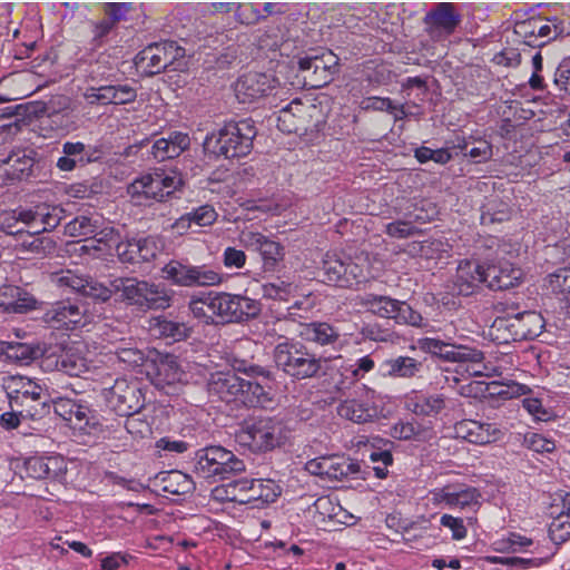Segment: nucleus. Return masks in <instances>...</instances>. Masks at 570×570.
<instances>
[{"label":"nucleus","mask_w":570,"mask_h":570,"mask_svg":"<svg viewBox=\"0 0 570 570\" xmlns=\"http://www.w3.org/2000/svg\"><path fill=\"white\" fill-rule=\"evenodd\" d=\"M484 267L474 261H461L453 281V292L468 296L484 281Z\"/></svg>","instance_id":"obj_32"},{"label":"nucleus","mask_w":570,"mask_h":570,"mask_svg":"<svg viewBox=\"0 0 570 570\" xmlns=\"http://www.w3.org/2000/svg\"><path fill=\"white\" fill-rule=\"evenodd\" d=\"M186 55V49L176 46L173 41L151 43L142 49L135 58V65L147 75H156L173 66L175 70L181 69L180 59Z\"/></svg>","instance_id":"obj_13"},{"label":"nucleus","mask_w":570,"mask_h":570,"mask_svg":"<svg viewBox=\"0 0 570 570\" xmlns=\"http://www.w3.org/2000/svg\"><path fill=\"white\" fill-rule=\"evenodd\" d=\"M227 41L228 36L224 32H208L207 30L199 31L197 35V49H212L213 51H217V53L206 52V56H213L215 59H217V62L220 66H224L225 63H229L230 60L235 57L232 53H223V51L219 50V48L223 47ZM222 50H224V48Z\"/></svg>","instance_id":"obj_40"},{"label":"nucleus","mask_w":570,"mask_h":570,"mask_svg":"<svg viewBox=\"0 0 570 570\" xmlns=\"http://www.w3.org/2000/svg\"><path fill=\"white\" fill-rule=\"evenodd\" d=\"M546 287L560 301L570 306V267H563L549 274Z\"/></svg>","instance_id":"obj_44"},{"label":"nucleus","mask_w":570,"mask_h":570,"mask_svg":"<svg viewBox=\"0 0 570 570\" xmlns=\"http://www.w3.org/2000/svg\"><path fill=\"white\" fill-rule=\"evenodd\" d=\"M213 292L193 295L189 301V311L193 316L206 324L215 322Z\"/></svg>","instance_id":"obj_45"},{"label":"nucleus","mask_w":570,"mask_h":570,"mask_svg":"<svg viewBox=\"0 0 570 570\" xmlns=\"http://www.w3.org/2000/svg\"><path fill=\"white\" fill-rule=\"evenodd\" d=\"M55 412L69 422L75 430L91 434L97 430L98 421L94 412L82 403L67 396H52L50 399Z\"/></svg>","instance_id":"obj_20"},{"label":"nucleus","mask_w":570,"mask_h":570,"mask_svg":"<svg viewBox=\"0 0 570 570\" xmlns=\"http://www.w3.org/2000/svg\"><path fill=\"white\" fill-rule=\"evenodd\" d=\"M501 269L500 276H493L490 283L491 289L499 291L513 287L522 277V271L509 261L501 262Z\"/></svg>","instance_id":"obj_52"},{"label":"nucleus","mask_w":570,"mask_h":570,"mask_svg":"<svg viewBox=\"0 0 570 570\" xmlns=\"http://www.w3.org/2000/svg\"><path fill=\"white\" fill-rule=\"evenodd\" d=\"M430 430L415 421H399L391 428V436L397 440L425 441Z\"/></svg>","instance_id":"obj_48"},{"label":"nucleus","mask_w":570,"mask_h":570,"mask_svg":"<svg viewBox=\"0 0 570 570\" xmlns=\"http://www.w3.org/2000/svg\"><path fill=\"white\" fill-rule=\"evenodd\" d=\"M274 361L277 367L296 379L312 377L321 370V358L309 354L301 343L288 340L276 345Z\"/></svg>","instance_id":"obj_9"},{"label":"nucleus","mask_w":570,"mask_h":570,"mask_svg":"<svg viewBox=\"0 0 570 570\" xmlns=\"http://www.w3.org/2000/svg\"><path fill=\"white\" fill-rule=\"evenodd\" d=\"M323 282L340 287H353L379 276V268L367 255L354 258L336 253H326L323 259Z\"/></svg>","instance_id":"obj_4"},{"label":"nucleus","mask_w":570,"mask_h":570,"mask_svg":"<svg viewBox=\"0 0 570 570\" xmlns=\"http://www.w3.org/2000/svg\"><path fill=\"white\" fill-rule=\"evenodd\" d=\"M522 405L525 411L538 422H548L553 417V413L550 409L546 407L542 400L528 395L522 400Z\"/></svg>","instance_id":"obj_59"},{"label":"nucleus","mask_w":570,"mask_h":570,"mask_svg":"<svg viewBox=\"0 0 570 570\" xmlns=\"http://www.w3.org/2000/svg\"><path fill=\"white\" fill-rule=\"evenodd\" d=\"M7 165L9 166L8 173L12 179H23L31 174L33 159L26 155L22 157L10 156Z\"/></svg>","instance_id":"obj_60"},{"label":"nucleus","mask_w":570,"mask_h":570,"mask_svg":"<svg viewBox=\"0 0 570 570\" xmlns=\"http://www.w3.org/2000/svg\"><path fill=\"white\" fill-rule=\"evenodd\" d=\"M96 150L81 141H66L62 144V156L57 159L56 166L61 171H72L77 167L98 159Z\"/></svg>","instance_id":"obj_31"},{"label":"nucleus","mask_w":570,"mask_h":570,"mask_svg":"<svg viewBox=\"0 0 570 570\" xmlns=\"http://www.w3.org/2000/svg\"><path fill=\"white\" fill-rule=\"evenodd\" d=\"M481 493L472 487L451 485L452 509L476 510L481 505Z\"/></svg>","instance_id":"obj_43"},{"label":"nucleus","mask_w":570,"mask_h":570,"mask_svg":"<svg viewBox=\"0 0 570 570\" xmlns=\"http://www.w3.org/2000/svg\"><path fill=\"white\" fill-rule=\"evenodd\" d=\"M422 368V363L410 356H397L384 360L379 366L383 377L411 379Z\"/></svg>","instance_id":"obj_35"},{"label":"nucleus","mask_w":570,"mask_h":570,"mask_svg":"<svg viewBox=\"0 0 570 570\" xmlns=\"http://www.w3.org/2000/svg\"><path fill=\"white\" fill-rule=\"evenodd\" d=\"M4 353L10 360L17 361L21 364H28L39 356L43 357L46 351L42 352L39 347H32L24 343H10Z\"/></svg>","instance_id":"obj_54"},{"label":"nucleus","mask_w":570,"mask_h":570,"mask_svg":"<svg viewBox=\"0 0 570 570\" xmlns=\"http://www.w3.org/2000/svg\"><path fill=\"white\" fill-rule=\"evenodd\" d=\"M305 43L298 39L297 29L283 30L279 27L269 28L258 40V47L262 50L278 51L282 57H296L295 52Z\"/></svg>","instance_id":"obj_26"},{"label":"nucleus","mask_w":570,"mask_h":570,"mask_svg":"<svg viewBox=\"0 0 570 570\" xmlns=\"http://www.w3.org/2000/svg\"><path fill=\"white\" fill-rule=\"evenodd\" d=\"M298 333L304 341L322 347L330 346L336 353L347 343L345 335L327 322L302 324Z\"/></svg>","instance_id":"obj_25"},{"label":"nucleus","mask_w":570,"mask_h":570,"mask_svg":"<svg viewBox=\"0 0 570 570\" xmlns=\"http://www.w3.org/2000/svg\"><path fill=\"white\" fill-rule=\"evenodd\" d=\"M28 215L26 214V208L18 207L16 209L3 212L0 215V228L2 232L9 235L22 234L24 229L18 227L19 224H22L27 227Z\"/></svg>","instance_id":"obj_53"},{"label":"nucleus","mask_w":570,"mask_h":570,"mask_svg":"<svg viewBox=\"0 0 570 570\" xmlns=\"http://www.w3.org/2000/svg\"><path fill=\"white\" fill-rule=\"evenodd\" d=\"M109 353L112 354L119 363L128 367L144 365L146 362L145 354L139 348L134 347L130 342H122L116 345Z\"/></svg>","instance_id":"obj_51"},{"label":"nucleus","mask_w":570,"mask_h":570,"mask_svg":"<svg viewBox=\"0 0 570 570\" xmlns=\"http://www.w3.org/2000/svg\"><path fill=\"white\" fill-rule=\"evenodd\" d=\"M244 382L245 379L233 371H220L210 374L208 390L227 403H242Z\"/></svg>","instance_id":"obj_29"},{"label":"nucleus","mask_w":570,"mask_h":570,"mask_svg":"<svg viewBox=\"0 0 570 570\" xmlns=\"http://www.w3.org/2000/svg\"><path fill=\"white\" fill-rule=\"evenodd\" d=\"M136 237L127 238L126 240H121V236L119 235V239L114 244L112 249L115 248L117 255L120 261L124 263H137L140 259V253L136 249V246H132Z\"/></svg>","instance_id":"obj_62"},{"label":"nucleus","mask_w":570,"mask_h":570,"mask_svg":"<svg viewBox=\"0 0 570 570\" xmlns=\"http://www.w3.org/2000/svg\"><path fill=\"white\" fill-rule=\"evenodd\" d=\"M263 296L271 299L287 301L296 291V286L284 279L264 284L262 286Z\"/></svg>","instance_id":"obj_57"},{"label":"nucleus","mask_w":570,"mask_h":570,"mask_svg":"<svg viewBox=\"0 0 570 570\" xmlns=\"http://www.w3.org/2000/svg\"><path fill=\"white\" fill-rule=\"evenodd\" d=\"M357 397L347 399L337 405V414L354 423H366L379 415L376 392L366 385L357 386Z\"/></svg>","instance_id":"obj_18"},{"label":"nucleus","mask_w":570,"mask_h":570,"mask_svg":"<svg viewBox=\"0 0 570 570\" xmlns=\"http://www.w3.org/2000/svg\"><path fill=\"white\" fill-rule=\"evenodd\" d=\"M456 432L463 439L475 444H488L500 440L503 431L491 423L464 421L456 426Z\"/></svg>","instance_id":"obj_34"},{"label":"nucleus","mask_w":570,"mask_h":570,"mask_svg":"<svg viewBox=\"0 0 570 570\" xmlns=\"http://www.w3.org/2000/svg\"><path fill=\"white\" fill-rule=\"evenodd\" d=\"M83 345L75 343L59 351L47 350L42 366L46 370H57L70 376H80L89 370V361L82 355Z\"/></svg>","instance_id":"obj_19"},{"label":"nucleus","mask_w":570,"mask_h":570,"mask_svg":"<svg viewBox=\"0 0 570 570\" xmlns=\"http://www.w3.org/2000/svg\"><path fill=\"white\" fill-rule=\"evenodd\" d=\"M65 234L83 238L86 244L78 250L94 256L109 254L119 239V232L99 214L77 216L66 225Z\"/></svg>","instance_id":"obj_2"},{"label":"nucleus","mask_w":570,"mask_h":570,"mask_svg":"<svg viewBox=\"0 0 570 570\" xmlns=\"http://www.w3.org/2000/svg\"><path fill=\"white\" fill-rule=\"evenodd\" d=\"M544 327L542 315L534 311L518 313L512 316L499 317L493 322L494 331H507L508 335L502 336L503 341L533 340L539 336Z\"/></svg>","instance_id":"obj_15"},{"label":"nucleus","mask_w":570,"mask_h":570,"mask_svg":"<svg viewBox=\"0 0 570 570\" xmlns=\"http://www.w3.org/2000/svg\"><path fill=\"white\" fill-rule=\"evenodd\" d=\"M451 245L443 238H434L422 243H413L410 246L411 254H419L426 261H442L450 257Z\"/></svg>","instance_id":"obj_41"},{"label":"nucleus","mask_w":570,"mask_h":570,"mask_svg":"<svg viewBox=\"0 0 570 570\" xmlns=\"http://www.w3.org/2000/svg\"><path fill=\"white\" fill-rule=\"evenodd\" d=\"M37 301L26 291L4 286L0 291V306L7 312L26 313L36 307Z\"/></svg>","instance_id":"obj_37"},{"label":"nucleus","mask_w":570,"mask_h":570,"mask_svg":"<svg viewBox=\"0 0 570 570\" xmlns=\"http://www.w3.org/2000/svg\"><path fill=\"white\" fill-rule=\"evenodd\" d=\"M213 297L215 318L218 317L224 322H237L236 294L213 292Z\"/></svg>","instance_id":"obj_49"},{"label":"nucleus","mask_w":570,"mask_h":570,"mask_svg":"<svg viewBox=\"0 0 570 570\" xmlns=\"http://www.w3.org/2000/svg\"><path fill=\"white\" fill-rule=\"evenodd\" d=\"M281 494V487L271 479H257L255 493L248 500H261L263 503L274 502Z\"/></svg>","instance_id":"obj_56"},{"label":"nucleus","mask_w":570,"mask_h":570,"mask_svg":"<svg viewBox=\"0 0 570 570\" xmlns=\"http://www.w3.org/2000/svg\"><path fill=\"white\" fill-rule=\"evenodd\" d=\"M338 58L332 51L311 50L304 57H298V71L302 73V81H291V85L320 88L328 83L336 71Z\"/></svg>","instance_id":"obj_12"},{"label":"nucleus","mask_w":570,"mask_h":570,"mask_svg":"<svg viewBox=\"0 0 570 570\" xmlns=\"http://www.w3.org/2000/svg\"><path fill=\"white\" fill-rule=\"evenodd\" d=\"M305 470L323 480L337 481L355 473L356 469L353 463L338 454L321 455L306 462Z\"/></svg>","instance_id":"obj_24"},{"label":"nucleus","mask_w":570,"mask_h":570,"mask_svg":"<svg viewBox=\"0 0 570 570\" xmlns=\"http://www.w3.org/2000/svg\"><path fill=\"white\" fill-rule=\"evenodd\" d=\"M149 328L154 336L166 340L168 343L185 340L190 332L183 322H175L165 317H154L150 321Z\"/></svg>","instance_id":"obj_39"},{"label":"nucleus","mask_w":570,"mask_h":570,"mask_svg":"<svg viewBox=\"0 0 570 570\" xmlns=\"http://www.w3.org/2000/svg\"><path fill=\"white\" fill-rule=\"evenodd\" d=\"M289 431L283 421L257 417L246 421L236 433V442L254 453H265L284 445Z\"/></svg>","instance_id":"obj_5"},{"label":"nucleus","mask_w":570,"mask_h":570,"mask_svg":"<svg viewBox=\"0 0 570 570\" xmlns=\"http://www.w3.org/2000/svg\"><path fill=\"white\" fill-rule=\"evenodd\" d=\"M45 321L55 328L75 330L85 327L90 316L83 306L70 301L55 303L45 314Z\"/></svg>","instance_id":"obj_22"},{"label":"nucleus","mask_w":570,"mask_h":570,"mask_svg":"<svg viewBox=\"0 0 570 570\" xmlns=\"http://www.w3.org/2000/svg\"><path fill=\"white\" fill-rule=\"evenodd\" d=\"M151 376L153 384L170 394L176 390V384L187 381L186 373L174 355H158L154 360L153 371L147 372Z\"/></svg>","instance_id":"obj_23"},{"label":"nucleus","mask_w":570,"mask_h":570,"mask_svg":"<svg viewBox=\"0 0 570 570\" xmlns=\"http://www.w3.org/2000/svg\"><path fill=\"white\" fill-rule=\"evenodd\" d=\"M23 472L31 479H47L45 456H31L23 462Z\"/></svg>","instance_id":"obj_64"},{"label":"nucleus","mask_w":570,"mask_h":570,"mask_svg":"<svg viewBox=\"0 0 570 570\" xmlns=\"http://www.w3.org/2000/svg\"><path fill=\"white\" fill-rule=\"evenodd\" d=\"M165 490L174 494H186L194 490L193 480L180 471H170L166 479Z\"/></svg>","instance_id":"obj_58"},{"label":"nucleus","mask_w":570,"mask_h":570,"mask_svg":"<svg viewBox=\"0 0 570 570\" xmlns=\"http://www.w3.org/2000/svg\"><path fill=\"white\" fill-rule=\"evenodd\" d=\"M479 356L475 361H466L465 371L470 376L475 377H493L501 374L499 366L490 361H484V355L481 351L476 350Z\"/></svg>","instance_id":"obj_55"},{"label":"nucleus","mask_w":570,"mask_h":570,"mask_svg":"<svg viewBox=\"0 0 570 570\" xmlns=\"http://www.w3.org/2000/svg\"><path fill=\"white\" fill-rule=\"evenodd\" d=\"M190 139L187 134L173 132L168 138H159L151 146V154L158 161L179 156L189 147Z\"/></svg>","instance_id":"obj_36"},{"label":"nucleus","mask_w":570,"mask_h":570,"mask_svg":"<svg viewBox=\"0 0 570 570\" xmlns=\"http://www.w3.org/2000/svg\"><path fill=\"white\" fill-rule=\"evenodd\" d=\"M238 243L247 250L259 253L265 272L275 271L277 264L283 259L282 246L252 227L243 228L239 232Z\"/></svg>","instance_id":"obj_17"},{"label":"nucleus","mask_w":570,"mask_h":570,"mask_svg":"<svg viewBox=\"0 0 570 570\" xmlns=\"http://www.w3.org/2000/svg\"><path fill=\"white\" fill-rule=\"evenodd\" d=\"M2 386L10 407L26 411V416L35 415L33 404L45 405L50 399L47 389L27 376L11 375L3 377Z\"/></svg>","instance_id":"obj_11"},{"label":"nucleus","mask_w":570,"mask_h":570,"mask_svg":"<svg viewBox=\"0 0 570 570\" xmlns=\"http://www.w3.org/2000/svg\"><path fill=\"white\" fill-rule=\"evenodd\" d=\"M288 92L286 83L272 72H248L238 78L235 85V96L240 104H252L267 99L276 106L277 100H284Z\"/></svg>","instance_id":"obj_6"},{"label":"nucleus","mask_w":570,"mask_h":570,"mask_svg":"<svg viewBox=\"0 0 570 570\" xmlns=\"http://www.w3.org/2000/svg\"><path fill=\"white\" fill-rule=\"evenodd\" d=\"M416 347L444 362L458 363L461 366L465 365L466 361H475L479 356L476 348L456 344L451 338L422 337L416 341Z\"/></svg>","instance_id":"obj_21"},{"label":"nucleus","mask_w":570,"mask_h":570,"mask_svg":"<svg viewBox=\"0 0 570 570\" xmlns=\"http://www.w3.org/2000/svg\"><path fill=\"white\" fill-rule=\"evenodd\" d=\"M52 282L59 287L70 288L102 302L107 301L112 293H121L125 301L142 311L169 307L173 294L163 284L148 283L137 278H115L107 286L105 283L83 277L70 269L53 274Z\"/></svg>","instance_id":"obj_1"},{"label":"nucleus","mask_w":570,"mask_h":570,"mask_svg":"<svg viewBox=\"0 0 570 570\" xmlns=\"http://www.w3.org/2000/svg\"><path fill=\"white\" fill-rule=\"evenodd\" d=\"M356 305L366 311L383 317L394 320L397 324L425 327L423 317L414 311L406 302L384 295L364 294L356 296Z\"/></svg>","instance_id":"obj_10"},{"label":"nucleus","mask_w":570,"mask_h":570,"mask_svg":"<svg viewBox=\"0 0 570 570\" xmlns=\"http://www.w3.org/2000/svg\"><path fill=\"white\" fill-rule=\"evenodd\" d=\"M327 360L340 361L343 375L352 381H358L375 367V362L370 355L357 358L352 364H345L341 355H331Z\"/></svg>","instance_id":"obj_47"},{"label":"nucleus","mask_w":570,"mask_h":570,"mask_svg":"<svg viewBox=\"0 0 570 570\" xmlns=\"http://www.w3.org/2000/svg\"><path fill=\"white\" fill-rule=\"evenodd\" d=\"M272 402L271 393L261 383L245 379L242 404L267 407Z\"/></svg>","instance_id":"obj_46"},{"label":"nucleus","mask_w":570,"mask_h":570,"mask_svg":"<svg viewBox=\"0 0 570 570\" xmlns=\"http://www.w3.org/2000/svg\"><path fill=\"white\" fill-rule=\"evenodd\" d=\"M460 21L461 17L451 2H439L435 9L425 17L428 32L435 40L450 36Z\"/></svg>","instance_id":"obj_27"},{"label":"nucleus","mask_w":570,"mask_h":570,"mask_svg":"<svg viewBox=\"0 0 570 570\" xmlns=\"http://www.w3.org/2000/svg\"><path fill=\"white\" fill-rule=\"evenodd\" d=\"M314 508L323 518L335 519L345 524L354 523V517L347 513L341 505H334L328 497H321L314 502Z\"/></svg>","instance_id":"obj_50"},{"label":"nucleus","mask_w":570,"mask_h":570,"mask_svg":"<svg viewBox=\"0 0 570 570\" xmlns=\"http://www.w3.org/2000/svg\"><path fill=\"white\" fill-rule=\"evenodd\" d=\"M237 322L257 316L261 312V303L257 299L236 294Z\"/></svg>","instance_id":"obj_61"},{"label":"nucleus","mask_w":570,"mask_h":570,"mask_svg":"<svg viewBox=\"0 0 570 570\" xmlns=\"http://www.w3.org/2000/svg\"><path fill=\"white\" fill-rule=\"evenodd\" d=\"M257 131L252 119L229 121L216 132L206 136L204 150L225 158L244 157L253 147V139Z\"/></svg>","instance_id":"obj_3"},{"label":"nucleus","mask_w":570,"mask_h":570,"mask_svg":"<svg viewBox=\"0 0 570 570\" xmlns=\"http://www.w3.org/2000/svg\"><path fill=\"white\" fill-rule=\"evenodd\" d=\"M450 401L440 393H412L405 399V407L415 415L436 416L449 409Z\"/></svg>","instance_id":"obj_33"},{"label":"nucleus","mask_w":570,"mask_h":570,"mask_svg":"<svg viewBox=\"0 0 570 570\" xmlns=\"http://www.w3.org/2000/svg\"><path fill=\"white\" fill-rule=\"evenodd\" d=\"M108 406L119 415L128 416L144 407V396L136 383L126 379H117L112 386L104 390Z\"/></svg>","instance_id":"obj_16"},{"label":"nucleus","mask_w":570,"mask_h":570,"mask_svg":"<svg viewBox=\"0 0 570 570\" xmlns=\"http://www.w3.org/2000/svg\"><path fill=\"white\" fill-rule=\"evenodd\" d=\"M48 480L62 481L67 472V461L61 455L45 456Z\"/></svg>","instance_id":"obj_63"},{"label":"nucleus","mask_w":570,"mask_h":570,"mask_svg":"<svg viewBox=\"0 0 570 570\" xmlns=\"http://www.w3.org/2000/svg\"><path fill=\"white\" fill-rule=\"evenodd\" d=\"M218 217L217 212L212 205H202L189 213L180 216L174 224V228L183 234L193 225L207 227L213 225Z\"/></svg>","instance_id":"obj_38"},{"label":"nucleus","mask_w":570,"mask_h":570,"mask_svg":"<svg viewBox=\"0 0 570 570\" xmlns=\"http://www.w3.org/2000/svg\"><path fill=\"white\" fill-rule=\"evenodd\" d=\"M26 214L29 216L27 227L36 235L56 228L63 217V209L57 205L42 203L26 208Z\"/></svg>","instance_id":"obj_30"},{"label":"nucleus","mask_w":570,"mask_h":570,"mask_svg":"<svg viewBox=\"0 0 570 570\" xmlns=\"http://www.w3.org/2000/svg\"><path fill=\"white\" fill-rule=\"evenodd\" d=\"M534 544L531 538L517 532H510L493 542V549L501 553L537 552L539 547L530 549Z\"/></svg>","instance_id":"obj_42"},{"label":"nucleus","mask_w":570,"mask_h":570,"mask_svg":"<svg viewBox=\"0 0 570 570\" xmlns=\"http://www.w3.org/2000/svg\"><path fill=\"white\" fill-rule=\"evenodd\" d=\"M166 279L179 286H216L223 282L222 274L208 266H193L179 261H170L163 269Z\"/></svg>","instance_id":"obj_14"},{"label":"nucleus","mask_w":570,"mask_h":570,"mask_svg":"<svg viewBox=\"0 0 570 570\" xmlns=\"http://www.w3.org/2000/svg\"><path fill=\"white\" fill-rule=\"evenodd\" d=\"M436 209L430 203L420 202L411 204L404 214L405 220H396L386 225V233L391 237L405 238L413 234L412 223H425L434 218Z\"/></svg>","instance_id":"obj_28"},{"label":"nucleus","mask_w":570,"mask_h":570,"mask_svg":"<svg viewBox=\"0 0 570 570\" xmlns=\"http://www.w3.org/2000/svg\"><path fill=\"white\" fill-rule=\"evenodd\" d=\"M183 184L176 171L156 170L136 178L127 188L136 204L148 200L163 202L175 193Z\"/></svg>","instance_id":"obj_8"},{"label":"nucleus","mask_w":570,"mask_h":570,"mask_svg":"<svg viewBox=\"0 0 570 570\" xmlns=\"http://www.w3.org/2000/svg\"><path fill=\"white\" fill-rule=\"evenodd\" d=\"M245 470L244 461L223 446H207L195 454V471L205 479L225 480Z\"/></svg>","instance_id":"obj_7"}]
</instances>
